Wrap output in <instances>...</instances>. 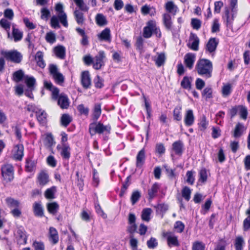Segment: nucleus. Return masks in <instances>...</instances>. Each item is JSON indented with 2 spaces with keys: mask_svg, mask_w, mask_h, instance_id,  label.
Returning a JSON list of instances; mask_svg holds the SVG:
<instances>
[{
  "mask_svg": "<svg viewBox=\"0 0 250 250\" xmlns=\"http://www.w3.org/2000/svg\"><path fill=\"white\" fill-rule=\"evenodd\" d=\"M195 68L198 75L206 79L212 77L213 64L212 62L208 59H199L196 62Z\"/></svg>",
  "mask_w": 250,
  "mask_h": 250,
  "instance_id": "1",
  "label": "nucleus"
},
{
  "mask_svg": "<svg viewBox=\"0 0 250 250\" xmlns=\"http://www.w3.org/2000/svg\"><path fill=\"white\" fill-rule=\"evenodd\" d=\"M111 126L110 125H104L101 122H92L89 124L88 132L91 136L96 134H102L104 133L109 134L110 133Z\"/></svg>",
  "mask_w": 250,
  "mask_h": 250,
  "instance_id": "2",
  "label": "nucleus"
},
{
  "mask_svg": "<svg viewBox=\"0 0 250 250\" xmlns=\"http://www.w3.org/2000/svg\"><path fill=\"white\" fill-rule=\"evenodd\" d=\"M154 34L159 38L161 37V33L159 27L156 25V22L154 21H149L146 25L144 27L143 35L145 38H150L152 34Z\"/></svg>",
  "mask_w": 250,
  "mask_h": 250,
  "instance_id": "3",
  "label": "nucleus"
},
{
  "mask_svg": "<svg viewBox=\"0 0 250 250\" xmlns=\"http://www.w3.org/2000/svg\"><path fill=\"white\" fill-rule=\"evenodd\" d=\"M50 75L54 82L58 84L62 85L64 82V77L59 70L57 66L54 64H50L48 67Z\"/></svg>",
  "mask_w": 250,
  "mask_h": 250,
  "instance_id": "4",
  "label": "nucleus"
},
{
  "mask_svg": "<svg viewBox=\"0 0 250 250\" xmlns=\"http://www.w3.org/2000/svg\"><path fill=\"white\" fill-rule=\"evenodd\" d=\"M1 171L3 180L6 182H11L13 181L14 178V168L12 165L6 164L2 165Z\"/></svg>",
  "mask_w": 250,
  "mask_h": 250,
  "instance_id": "5",
  "label": "nucleus"
},
{
  "mask_svg": "<svg viewBox=\"0 0 250 250\" xmlns=\"http://www.w3.org/2000/svg\"><path fill=\"white\" fill-rule=\"evenodd\" d=\"M14 235L18 245L20 246L25 245L27 243L28 235L25 229L22 226L17 228Z\"/></svg>",
  "mask_w": 250,
  "mask_h": 250,
  "instance_id": "6",
  "label": "nucleus"
},
{
  "mask_svg": "<svg viewBox=\"0 0 250 250\" xmlns=\"http://www.w3.org/2000/svg\"><path fill=\"white\" fill-rule=\"evenodd\" d=\"M2 54L7 60L16 63L21 62L22 58L21 53L17 50L5 51Z\"/></svg>",
  "mask_w": 250,
  "mask_h": 250,
  "instance_id": "7",
  "label": "nucleus"
},
{
  "mask_svg": "<svg viewBox=\"0 0 250 250\" xmlns=\"http://www.w3.org/2000/svg\"><path fill=\"white\" fill-rule=\"evenodd\" d=\"M162 236L167 239V244L169 247H179L180 246L178 237L174 235L172 232L169 231L163 232Z\"/></svg>",
  "mask_w": 250,
  "mask_h": 250,
  "instance_id": "8",
  "label": "nucleus"
},
{
  "mask_svg": "<svg viewBox=\"0 0 250 250\" xmlns=\"http://www.w3.org/2000/svg\"><path fill=\"white\" fill-rule=\"evenodd\" d=\"M24 146L22 143L14 145L12 150L13 159L18 161H21L24 156Z\"/></svg>",
  "mask_w": 250,
  "mask_h": 250,
  "instance_id": "9",
  "label": "nucleus"
},
{
  "mask_svg": "<svg viewBox=\"0 0 250 250\" xmlns=\"http://www.w3.org/2000/svg\"><path fill=\"white\" fill-rule=\"evenodd\" d=\"M55 10L59 13V18L61 23L65 27H67L68 25L67 15L63 11V5L61 3L56 4L55 6Z\"/></svg>",
  "mask_w": 250,
  "mask_h": 250,
  "instance_id": "10",
  "label": "nucleus"
},
{
  "mask_svg": "<svg viewBox=\"0 0 250 250\" xmlns=\"http://www.w3.org/2000/svg\"><path fill=\"white\" fill-rule=\"evenodd\" d=\"M160 187L159 183L155 182L151 187L148 189L147 199L149 201H151L157 196Z\"/></svg>",
  "mask_w": 250,
  "mask_h": 250,
  "instance_id": "11",
  "label": "nucleus"
},
{
  "mask_svg": "<svg viewBox=\"0 0 250 250\" xmlns=\"http://www.w3.org/2000/svg\"><path fill=\"white\" fill-rule=\"evenodd\" d=\"M47 236L49 241L53 245H56L59 241V235L58 230L53 227L49 228Z\"/></svg>",
  "mask_w": 250,
  "mask_h": 250,
  "instance_id": "12",
  "label": "nucleus"
},
{
  "mask_svg": "<svg viewBox=\"0 0 250 250\" xmlns=\"http://www.w3.org/2000/svg\"><path fill=\"white\" fill-rule=\"evenodd\" d=\"M105 58L104 53L103 51H100L98 55L95 56L93 59V67L95 69L99 70L104 65V59Z\"/></svg>",
  "mask_w": 250,
  "mask_h": 250,
  "instance_id": "13",
  "label": "nucleus"
},
{
  "mask_svg": "<svg viewBox=\"0 0 250 250\" xmlns=\"http://www.w3.org/2000/svg\"><path fill=\"white\" fill-rule=\"evenodd\" d=\"M32 209L35 216L39 218L44 216V208L41 201L35 202L33 204Z\"/></svg>",
  "mask_w": 250,
  "mask_h": 250,
  "instance_id": "14",
  "label": "nucleus"
},
{
  "mask_svg": "<svg viewBox=\"0 0 250 250\" xmlns=\"http://www.w3.org/2000/svg\"><path fill=\"white\" fill-rule=\"evenodd\" d=\"M44 86L51 92L52 99L57 100L60 96L59 89L54 86L51 82L46 81L44 82Z\"/></svg>",
  "mask_w": 250,
  "mask_h": 250,
  "instance_id": "15",
  "label": "nucleus"
},
{
  "mask_svg": "<svg viewBox=\"0 0 250 250\" xmlns=\"http://www.w3.org/2000/svg\"><path fill=\"white\" fill-rule=\"evenodd\" d=\"M199 38L195 34L191 33L188 46L192 50L197 51L199 49Z\"/></svg>",
  "mask_w": 250,
  "mask_h": 250,
  "instance_id": "16",
  "label": "nucleus"
},
{
  "mask_svg": "<svg viewBox=\"0 0 250 250\" xmlns=\"http://www.w3.org/2000/svg\"><path fill=\"white\" fill-rule=\"evenodd\" d=\"M146 159V150L145 148H143L137 153L136 160V167L138 168L143 167L145 163Z\"/></svg>",
  "mask_w": 250,
  "mask_h": 250,
  "instance_id": "17",
  "label": "nucleus"
},
{
  "mask_svg": "<svg viewBox=\"0 0 250 250\" xmlns=\"http://www.w3.org/2000/svg\"><path fill=\"white\" fill-rule=\"evenodd\" d=\"M98 40L101 42L110 43L111 42V31L108 27L104 29L100 34L97 35Z\"/></svg>",
  "mask_w": 250,
  "mask_h": 250,
  "instance_id": "18",
  "label": "nucleus"
},
{
  "mask_svg": "<svg viewBox=\"0 0 250 250\" xmlns=\"http://www.w3.org/2000/svg\"><path fill=\"white\" fill-rule=\"evenodd\" d=\"M196 59V55L193 53H187L184 56V63L189 69H192Z\"/></svg>",
  "mask_w": 250,
  "mask_h": 250,
  "instance_id": "19",
  "label": "nucleus"
},
{
  "mask_svg": "<svg viewBox=\"0 0 250 250\" xmlns=\"http://www.w3.org/2000/svg\"><path fill=\"white\" fill-rule=\"evenodd\" d=\"M57 149L59 150L61 149L60 154L63 159L69 160L71 156V148L69 145H64L62 147L58 145L57 146Z\"/></svg>",
  "mask_w": 250,
  "mask_h": 250,
  "instance_id": "20",
  "label": "nucleus"
},
{
  "mask_svg": "<svg viewBox=\"0 0 250 250\" xmlns=\"http://www.w3.org/2000/svg\"><path fill=\"white\" fill-rule=\"evenodd\" d=\"M43 144L44 146L50 150L53 149V146L56 144L54 138L51 133H47L44 134Z\"/></svg>",
  "mask_w": 250,
  "mask_h": 250,
  "instance_id": "21",
  "label": "nucleus"
},
{
  "mask_svg": "<svg viewBox=\"0 0 250 250\" xmlns=\"http://www.w3.org/2000/svg\"><path fill=\"white\" fill-rule=\"evenodd\" d=\"M58 104L60 107L62 109H67L70 104L68 96L64 93H62L60 94L58 99Z\"/></svg>",
  "mask_w": 250,
  "mask_h": 250,
  "instance_id": "22",
  "label": "nucleus"
},
{
  "mask_svg": "<svg viewBox=\"0 0 250 250\" xmlns=\"http://www.w3.org/2000/svg\"><path fill=\"white\" fill-rule=\"evenodd\" d=\"M184 144L181 140L174 142L172 145V150L174 153L178 156H181L184 151Z\"/></svg>",
  "mask_w": 250,
  "mask_h": 250,
  "instance_id": "23",
  "label": "nucleus"
},
{
  "mask_svg": "<svg viewBox=\"0 0 250 250\" xmlns=\"http://www.w3.org/2000/svg\"><path fill=\"white\" fill-rule=\"evenodd\" d=\"M23 37V32L19 29L16 27V25L12 24V35H10L9 38L13 39L14 42H18L20 41Z\"/></svg>",
  "mask_w": 250,
  "mask_h": 250,
  "instance_id": "24",
  "label": "nucleus"
},
{
  "mask_svg": "<svg viewBox=\"0 0 250 250\" xmlns=\"http://www.w3.org/2000/svg\"><path fill=\"white\" fill-rule=\"evenodd\" d=\"M25 171L27 172L35 171L36 168L37 162L31 157H27L25 159Z\"/></svg>",
  "mask_w": 250,
  "mask_h": 250,
  "instance_id": "25",
  "label": "nucleus"
},
{
  "mask_svg": "<svg viewBox=\"0 0 250 250\" xmlns=\"http://www.w3.org/2000/svg\"><path fill=\"white\" fill-rule=\"evenodd\" d=\"M184 121L186 126H190L194 124L195 117L192 110H187L184 117Z\"/></svg>",
  "mask_w": 250,
  "mask_h": 250,
  "instance_id": "26",
  "label": "nucleus"
},
{
  "mask_svg": "<svg viewBox=\"0 0 250 250\" xmlns=\"http://www.w3.org/2000/svg\"><path fill=\"white\" fill-rule=\"evenodd\" d=\"M81 83L83 86L85 88H88L91 85V79L88 71L82 72L81 75Z\"/></svg>",
  "mask_w": 250,
  "mask_h": 250,
  "instance_id": "27",
  "label": "nucleus"
},
{
  "mask_svg": "<svg viewBox=\"0 0 250 250\" xmlns=\"http://www.w3.org/2000/svg\"><path fill=\"white\" fill-rule=\"evenodd\" d=\"M83 12L76 8L73 12L74 19L76 22L79 25H82L84 22L85 18Z\"/></svg>",
  "mask_w": 250,
  "mask_h": 250,
  "instance_id": "28",
  "label": "nucleus"
},
{
  "mask_svg": "<svg viewBox=\"0 0 250 250\" xmlns=\"http://www.w3.org/2000/svg\"><path fill=\"white\" fill-rule=\"evenodd\" d=\"M36 116L39 123L42 125H45L47 123V114L44 110H36Z\"/></svg>",
  "mask_w": 250,
  "mask_h": 250,
  "instance_id": "29",
  "label": "nucleus"
},
{
  "mask_svg": "<svg viewBox=\"0 0 250 250\" xmlns=\"http://www.w3.org/2000/svg\"><path fill=\"white\" fill-rule=\"evenodd\" d=\"M218 42L217 41L216 38H210L206 44V49L209 53L214 52L216 49Z\"/></svg>",
  "mask_w": 250,
  "mask_h": 250,
  "instance_id": "30",
  "label": "nucleus"
},
{
  "mask_svg": "<svg viewBox=\"0 0 250 250\" xmlns=\"http://www.w3.org/2000/svg\"><path fill=\"white\" fill-rule=\"evenodd\" d=\"M38 181L41 186H43L49 182L48 174L44 171H41L37 177Z\"/></svg>",
  "mask_w": 250,
  "mask_h": 250,
  "instance_id": "31",
  "label": "nucleus"
},
{
  "mask_svg": "<svg viewBox=\"0 0 250 250\" xmlns=\"http://www.w3.org/2000/svg\"><path fill=\"white\" fill-rule=\"evenodd\" d=\"M73 121L72 116L67 113L62 114L60 118L61 126L67 127Z\"/></svg>",
  "mask_w": 250,
  "mask_h": 250,
  "instance_id": "32",
  "label": "nucleus"
},
{
  "mask_svg": "<svg viewBox=\"0 0 250 250\" xmlns=\"http://www.w3.org/2000/svg\"><path fill=\"white\" fill-rule=\"evenodd\" d=\"M157 57H153L152 60L155 62L156 65L158 67H160L163 65L166 61V56L164 52L157 53Z\"/></svg>",
  "mask_w": 250,
  "mask_h": 250,
  "instance_id": "33",
  "label": "nucleus"
},
{
  "mask_svg": "<svg viewBox=\"0 0 250 250\" xmlns=\"http://www.w3.org/2000/svg\"><path fill=\"white\" fill-rule=\"evenodd\" d=\"M57 192V187L52 186L51 188H47L44 192V197L46 199L52 200L56 198L55 193Z\"/></svg>",
  "mask_w": 250,
  "mask_h": 250,
  "instance_id": "34",
  "label": "nucleus"
},
{
  "mask_svg": "<svg viewBox=\"0 0 250 250\" xmlns=\"http://www.w3.org/2000/svg\"><path fill=\"white\" fill-rule=\"evenodd\" d=\"M59 205L56 202L48 203L46 204L48 212L53 215L55 214L59 209Z\"/></svg>",
  "mask_w": 250,
  "mask_h": 250,
  "instance_id": "35",
  "label": "nucleus"
},
{
  "mask_svg": "<svg viewBox=\"0 0 250 250\" xmlns=\"http://www.w3.org/2000/svg\"><path fill=\"white\" fill-rule=\"evenodd\" d=\"M163 23L168 30H171L172 26V22L171 21V16L167 13H165L163 15Z\"/></svg>",
  "mask_w": 250,
  "mask_h": 250,
  "instance_id": "36",
  "label": "nucleus"
},
{
  "mask_svg": "<svg viewBox=\"0 0 250 250\" xmlns=\"http://www.w3.org/2000/svg\"><path fill=\"white\" fill-rule=\"evenodd\" d=\"M54 53L59 59H64L65 57V48L62 45H58L54 48Z\"/></svg>",
  "mask_w": 250,
  "mask_h": 250,
  "instance_id": "37",
  "label": "nucleus"
},
{
  "mask_svg": "<svg viewBox=\"0 0 250 250\" xmlns=\"http://www.w3.org/2000/svg\"><path fill=\"white\" fill-rule=\"evenodd\" d=\"M5 203L7 207L12 209L20 207L21 203L18 200H16L12 197H7L5 199Z\"/></svg>",
  "mask_w": 250,
  "mask_h": 250,
  "instance_id": "38",
  "label": "nucleus"
},
{
  "mask_svg": "<svg viewBox=\"0 0 250 250\" xmlns=\"http://www.w3.org/2000/svg\"><path fill=\"white\" fill-rule=\"evenodd\" d=\"M226 18L225 24L228 28H232V23L234 21V14H230L229 10H226L225 12Z\"/></svg>",
  "mask_w": 250,
  "mask_h": 250,
  "instance_id": "39",
  "label": "nucleus"
},
{
  "mask_svg": "<svg viewBox=\"0 0 250 250\" xmlns=\"http://www.w3.org/2000/svg\"><path fill=\"white\" fill-rule=\"evenodd\" d=\"M43 54L42 51H38L36 55L35 59L37 62V65L42 68L45 66V63L43 59Z\"/></svg>",
  "mask_w": 250,
  "mask_h": 250,
  "instance_id": "40",
  "label": "nucleus"
},
{
  "mask_svg": "<svg viewBox=\"0 0 250 250\" xmlns=\"http://www.w3.org/2000/svg\"><path fill=\"white\" fill-rule=\"evenodd\" d=\"M96 24L99 26H103L107 23L106 17L102 14H97L95 17Z\"/></svg>",
  "mask_w": 250,
  "mask_h": 250,
  "instance_id": "41",
  "label": "nucleus"
},
{
  "mask_svg": "<svg viewBox=\"0 0 250 250\" xmlns=\"http://www.w3.org/2000/svg\"><path fill=\"white\" fill-rule=\"evenodd\" d=\"M208 125V122L207 121L206 116L203 115L198 124L199 129L201 131H204L207 128Z\"/></svg>",
  "mask_w": 250,
  "mask_h": 250,
  "instance_id": "42",
  "label": "nucleus"
},
{
  "mask_svg": "<svg viewBox=\"0 0 250 250\" xmlns=\"http://www.w3.org/2000/svg\"><path fill=\"white\" fill-rule=\"evenodd\" d=\"M0 25L6 31L8 38H10V29L11 22L8 21L7 20L4 18H2L0 20Z\"/></svg>",
  "mask_w": 250,
  "mask_h": 250,
  "instance_id": "43",
  "label": "nucleus"
},
{
  "mask_svg": "<svg viewBox=\"0 0 250 250\" xmlns=\"http://www.w3.org/2000/svg\"><path fill=\"white\" fill-rule=\"evenodd\" d=\"M76 6L79 8L78 10L83 12H88L89 7L84 2L83 0H73Z\"/></svg>",
  "mask_w": 250,
  "mask_h": 250,
  "instance_id": "44",
  "label": "nucleus"
},
{
  "mask_svg": "<svg viewBox=\"0 0 250 250\" xmlns=\"http://www.w3.org/2000/svg\"><path fill=\"white\" fill-rule=\"evenodd\" d=\"M165 8L167 12L173 14H175L178 9L177 6L172 1H167L166 3Z\"/></svg>",
  "mask_w": 250,
  "mask_h": 250,
  "instance_id": "45",
  "label": "nucleus"
},
{
  "mask_svg": "<svg viewBox=\"0 0 250 250\" xmlns=\"http://www.w3.org/2000/svg\"><path fill=\"white\" fill-rule=\"evenodd\" d=\"M152 209L150 208H145L143 209L141 214V219L145 221L149 222L150 220V215Z\"/></svg>",
  "mask_w": 250,
  "mask_h": 250,
  "instance_id": "46",
  "label": "nucleus"
},
{
  "mask_svg": "<svg viewBox=\"0 0 250 250\" xmlns=\"http://www.w3.org/2000/svg\"><path fill=\"white\" fill-rule=\"evenodd\" d=\"M247 217L244 220L243 222V229L244 231H247L250 229V212H245Z\"/></svg>",
  "mask_w": 250,
  "mask_h": 250,
  "instance_id": "47",
  "label": "nucleus"
},
{
  "mask_svg": "<svg viewBox=\"0 0 250 250\" xmlns=\"http://www.w3.org/2000/svg\"><path fill=\"white\" fill-rule=\"evenodd\" d=\"M182 197L187 201H188L191 197V190L190 188L185 186L184 187L181 191Z\"/></svg>",
  "mask_w": 250,
  "mask_h": 250,
  "instance_id": "48",
  "label": "nucleus"
},
{
  "mask_svg": "<svg viewBox=\"0 0 250 250\" xmlns=\"http://www.w3.org/2000/svg\"><path fill=\"white\" fill-rule=\"evenodd\" d=\"M244 244L243 238L241 236L237 237L234 243L235 250H243Z\"/></svg>",
  "mask_w": 250,
  "mask_h": 250,
  "instance_id": "49",
  "label": "nucleus"
},
{
  "mask_svg": "<svg viewBox=\"0 0 250 250\" xmlns=\"http://www.w3.org/2000/svg\"><path fill=\"white\" fill-rule=\"evenodd\" d=\"M141 194L139 190L134 191L131 196L130 201L132 205H135L140 199Z\"/></svg>",
  "mask_w": 250,
  "mask_h": 250,
  "instance_id": "50",
  "label": "nucleus"
},
{
  "mask_svg": "<svg viewBox=\"0 0 250 250\" xmlns=\"http://www.w3.org/2000/svg\"><path fill=\"white\" fill-rule=\"evenodd\" d=\"M34 250H45L44 243L42 241L35 240L32 243Z\"/></svg>",
  "mask_w": 250,
  "mask_h": 250,
  "instance_id": "51",
  "label": "nucleus"
},
{
  "mask_svg": "<svg viewBox=\"0 0 250 250\" xmlns=\"http://www.w3.org/2000/svg\"><path fill=\"white\" fill-rule=\"evenodd\" d=\"M205 244L199 241L194 242L192 246V250H205Z\"/></svg>",
  "mask_w": 250,
  "mask_h": 250,
  "instance_id": "52",
  "label": "nucleus"
},
{
  "mask_svg": "<svg viewBox=\"0 0 250 250\" xmlns=\"http://www.w3.org/2000/svg\"><path fill=\"white\" fill-rule=\"evenodd\" d=\"M199 181L202 183H205L208 179L207 171L205 168H202L199 171Z\"/></svg>",
  "mask_w": 250,
  "mask_h": 250,
  "instance_id": "53",
  "label": "nucleus"
},
{
  "mask_svg": "<svg viewBox=\"0 0 250 250\" xmlns=\"http://www.w3.org/2000/svg\"><path fill=\"white\" fill-rule=\"evenodd\" d=\"M60 19L59 15L58 16H53L50 19V24L52 27L54 28H60V25L59 23Z\"/></svg>",
  "mask_w": 250,
  "mask_h": 250,
  "instance_id": "54",
  "label": "nucleus"
},
{
  "mask_svg": "<svg viewBox=\"0 0 250 250\" xmlns=\"http://www.w3.org/2000/svg\"><path fill=\"white\" fill-rule=\"evenodd\" d=\"M185 225L181 221H176L174 225L175 230L178 233H182L185 229Z\"/></svg>",
  "mask_w": 250,
  "mask_h": 250,
  "instance_id": "55",
  "label": "nucleus"
},
{
  "mask_svg": "<svg viewBox=\"0 0 250 250\" xmlns=\"http://www.w3.org/2000/svg\"><path fill=\"white\" fill-rule=\"evenodd\" d=\"M24 76L22 70H19L13 73V80L16 82H19L22 80Z\"/></svg>",
  "mask_w": 250,
  "mask_h": 250,
  "instance_id": "56",
  "label": "nucleus"
},
{
  "mask_svg": "<svg viewBox=\"0 0 250 250\" xmlns=\"http://www.w3.org/2000/svg\"><path fill=\"white\" fill-rule=\"evenodd\" d=\"M243 128V125L241 124H237L234 128L233 136L235 138L240 137L242 134Z\"/></svg>",
  "mask_w": 250,
  "mask_h": 250,
  "instance_id": "57",
  "label": "nucleus"
},
{
  "mask_svg": "<svg viewBox=\"0 0 250 250\" xmlns=\"http://www.w3.org/2000/svg\"><path fill=\"white\" fill-rule=\"evenodd\" d=\"M25 83L26 84V87L30 90H32L36 83V80L33 77H27L25 80Z\"/></svg>",
  "mask_w": 250,
  "mask_h": 250,
  "instance_id": "58",
  "label": "nucleus"
},
{
  "mask_svg": "<svg viewBox=\"0 0 250 250\" xmlns=\"http://www.w3.org/2000/svg\"><path fill=\"white\" fill-rule=\"evenodd\" d=\"M181 85L185 89H190L191 88V82L189 78L187 76H185L181 83Z\"/></svg>",
  "mask_w": 250,
  "mask_h": 250,
  "instance_id": "59",
  "label": "nucleus"
},
{
  "mask_svg": "<svg viewBox=\"0 0 250 250\" xmlns=\"http://www.w3.org/2000/svg\"><path fill=\"white\" fill-rule=\"evenodd\" d=\"M194 172L192 170H188L186 173L187 177V182L190 185H193L194 183L195 178L193 175Z\"/></svg>",
  "mask_w": 250,
  "mask_h": 250,
  "instance_id": "60",
  "label": "nucleus"
},
{
  "mask_svg": "<svg viewBox=\"0 0 250 250\" xmlns=\"http://www.w3.org/2000/svg\"><path fill=\"white\" fill-rule=\"evenodd\" d=\"M100 183V179L98 173L96 169H93L92 185L94 187H97Z\"/></svg>",
  "mask_w": 250,
  "mask_h": 250,
  "instance_id": "61",
  "label": "nucleus"
},
{
  "mask_svg": "<svg viewBox=\"0 0 250 250\" xmlns=\"http://www.w3.org/2000/svg\"><path fill=\"white\" fill-rule=\"evenodd\" d=\"M166 151V148L164 145L162 143H157L155 146V152L162 155L164 154Z\"/></svg>",
  "mask_w": 250,
  "mask_h": 250,
  "instance_id": "62",
  "label": "nucleus"
},
{
  "mask_svg": "<svg viewBox=\"0 0 250 250\" xmlns=\"http://www.w3.org/2000/svg\"><path fill=\"white\" fill-rule=\"evenodd\" d=\"M146 244L149 249H154L157 247L158 243L155 238L151 237L150 239L147 241Z\"/></svg>",
  "mask_w": 250,
  "mask_h": 250,
  "instance_id": "63",
  "label": "nucleus"
},
{
  "mask_svg": "<svg viewBox=\"0 0 250 250\" xmlns=\"http://www.w3.org/2000/svg\"><path fill=\"white\" fill-rule=\"evenodd\" d=\"M227 245L226 241L224 239H221L219 240L214 250H225Z\"/></svg>",
  "mask_w": 250,
  "mask_h": 250,
  "instance_id": "64",
  "label": "nucleus"
}]
</instances>
